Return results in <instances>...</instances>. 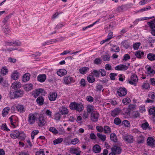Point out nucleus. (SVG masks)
Instances as JSON below:
<instances>
[{
  "label": "nucleus",
  "mask_w": 155,
  "mask_h": 155,
  "mask_svg": "<svg viewBox=\"0 0 155 155\" xmlns=\"http://www.w3.org/2000/svg\"><path fill=\"white\" fill-rule=\"evenodd\" d=\"M69 107L71 110H75L78 112L82 111L84 109V107L82 104L75 102H71L69 105Z\"/></svg>",
  "instance_id": "obj_1"
},
{
  "label": "nucleus",
  "mask_w": 155,
  "mask_h": 155,
  "mask_svg": "<svg viewBox=\"0 0 155 155\" xmlns=\"http://www.w3.org/2000/svg\"><path fill=\"white\" fill-rule=\"evenodd\" d=\"M75 82L74 78L70 76H66L64 78L63 83L67 85H70Z\"/></svg>",
  "instance_id": "obj_2"
},
{
  "label": "nucleus",
  "mask_w": 155,
  "mask_h": 155,
  "mask_svg": "<svg viewBox=\"0 0 155 155\" xmlns=\"http://www.w3.org/2000/svg\"><path fill=\"white\" fill-rule=\"evenodd\" d=\"M122 138L124 141L127 143H133L134 141V137L132 135L126 134L122 136Z\"/></svg>",
  "instance_id": "obj_3"
},
{
  "label": "nucleus",
  "mask_w": 155,
  "mask_h": 155,
  "mask_svg": "<svg viewBox=\"0 0 155 155\" xmlns=\"http://www.w3.org/2000/svg\"><path fill=\"white\" fill-rule=\"evenodd\" d=\"M37 114V113H30L28 115V121L29 124L32 125L35 123L36 119V116Z\"/></svg>",
  "instance_id": "obj_4"
},
{
  "label": "nucleus",
  "mask_w": 155,
  "mask_h": 155,
  "mask_svg": "<svg viewBox=\"0 0 155 155\" xmlns=\"http://www.w3.org/2000/svg\"><path fill=\"white\" fill-rule=\"evenodd\" d=\"M149 115L152 121L155 124V107H152L148 109Z\"/></svg>",
  "instance_id": "obj_5"
},
{
  "label": "nucleus",
  "mask_w": 155,
  "mask_h": 155,
  "mask_svg": "<svg viewBox=\"0 0 155 155\" xmlns=\"http://www.w3.org/2000/svg\"><path fill=\"white\" fill-rule=\"evenodd\" d=\"M127 91L124 87H120L117 89V94L119 97L124 96L126 95Z\"/></svg>",
  "instance_id": "obj_6"
},
{
  "label": "nucleus",
  "mask_w": 155,
  "mask_h": 155,
  "mask_svg": "<svg viewBox=\"0 0 155 155\" xmlns=\"http://www.w3.org/2000/svg\"><path fill=\"white\" fill-rule=\"evenodd\" d=\"M138 81L137 76L135 74H134L131 76L130 79H129L127 82L130 84L133 85L135 86L137 85V83Z\"/></svg>",
  "instance_id": "obj_7"
},
{
  "label": "nucleus",
  "mask_w": 155,
  "mask_h": 155,
  "mask_svg": "<svg viewBox=\"0 0 155 155\" xmlns=\"http://www.w3.org/2000/svg\"><path fill=\"white\" fill-rule=\"evenodd\" d=\"M99 117V113L97 111H94L91 114V120L92 122H96L98 121Z\"/></svg>",
  "instance_id": "obj_8"
},
{
  "label": "nucleus",
  "mask_w": 155,
  "mask_h": 155,
  "mask_svg": "<svg viewBox=\"0 0 155 155\" xmlns=\"http://www.w3.org/2000/svg\"><path fill=\"white\" fill-rule=\"evenodd\" d=\"M147 24L151 29V33L155 36V20L148 22Z\"/></svg>",
  "instance_id": "obj_9"
},
{
  "label": "nucleus",
  "mask_w": 155,
  "mask_h": 155,
  "mask_svg": "<svg viewBox=\"0 0 155 155\" xmlns=\"http://www.w3.org/2000/svg\"><path fill=\"white\" fill-rule=\"evenodd\" d=\"M20 74L17 70L13 71L11 75V78L12 80L16 81L20 77Z\"/></svg>",
  "instance_id": "obj_10"
},
{
  "label": "nucleus",
  "mask_w": 155,
  "mask_h": 155,
  "mask_svg": "<svg viewBox=\"0 0 155 155\" xmlns=\"http://www.w3.org/2000/svg\"><path fill=\"white\" fill-rule=\"evenodd\" d=\"M69 151L70 153L75 154L76 155H80L81 153V151L80 150V148L78 147L75 148L71 147L70 148Z\"/></svg>",
  "instance_id": "obj_11"
},
{
  "label": "nucleus",
  "mask_w": 155,
  "mask_h": 155,
  "mask_svg": "<svg viewBox=\"0 0 155 155\" xmlns=\"http://www.w3.org/2000/svg\"><path fill=\"white\" fill-rule=\"evenodd\" d=\"M5 45L8 46H16L20 45L21 43L18 41L13 40L11 41H7L5 42Z\"/></svg>",
  "instance_id": "obj_12"
},
{
  "label": "nucleus",
  "mask_w": 155,
  "mask_h": 155,
  "mask_svg": "<svg viewBox=\"0 0 155 155\" xmlns=\"http://www.w3.org/2000/svg\"><path fill=\"white\" fill-rule=\"evenodd\" d=\"M45 117L43 116H40L38 118V125L39 126L42 127L45 125L46 123Z\"/></svg>",
  "instance_id": "obj_13"
},
{
  "label": "nucleus",
  "mask_w": 155,
  "mask_h": 155,
  "mask_svg": "<svg viewBox=\"0 0 155 155\" xmlns=\"http://www.w3.org/2000/svg\"><path fill=\"white\" fill-rule=\"evenodd\" d=\"M128 67L124 64H120L115 67V69L116 70L125 71L127 70Z\"/></svg>",
  "instance_id": "obj_14"
},
{
  "label": "nucleus",
  "mask_w": 155,
  "mask_h": 155,
  "mask_svg": "<svg viewBox=\"0 0 155 155\" xmlns=\"http://www.w3.org/2000/svg\"><path fill=\"white\" fill-rule=\"evenodd\" d=\"M58 96V94L56 92H51L49 93L48 96V98L51 101H54Z\"/></svg>",
  "instance_id": "obj_15"
},
{
  "label": "nucleus",
  "mask_w": 155,
  "mask_h": 155,
  "mask_svg": "<svg viewBox=\"0 0 155 155\" xmlns=\"http://www.w3.org/2000/svg\"><path fill=\"white\" fill-rule=\"evenodd\" d=\"M44 90L40 88L33 91L32 92V95L35 98H36L41 93H42Z\"/></svg>",
  "instance_id": "obj_16"
},
{
  "label": "nucleus",
  "mask_w": 155,
  "mask_h": 155,
  "mask_svg": "<svg viewBox=\"0 0 155 155\" xmlns=\"http://www.w3.org/2000/svg\"><path fill=\"white\" fill-rule=\"evenodd\" d=\"M111 151L114 152L116 154H119L121 152V149L120 147L115 146L111 148Z\"/></svg>",
  "instance_id": "obj_17"
},
{
  "label": "nucleus",
  "mask_w": 155,
  "mask_h": 155,
  "mask_svg": "<svg viewBox=\"0 0 155 155\" xmlns=\"http://www.w3.org/2000/svg\"><path fill=\"white\" fill-rule=\"evenodd\" d=\"M46 78V75L44 74L39 75L37 77V80L41 82H43L45 81Z\"/></svg>",
  "instance_id": "obj_18"
},
{
  "label": "nucleus",
  "mask_w": 155,
  "mask_h": 155,
  "mask_svg": "<svg viewBox=\"0 0 155 155\" xmlns=\"http://www.w3.org/2000/svg\"><path fill=\"white\" fill-rule=\"evenodd\" d=\"M16 109L20 113H23L25 110V108L23 105L18 104L16 106Z\"/></svg>",
  "instance_id": "obj_19"
},
{
  "label": "nucleus",
  "mask_w": 155,
  "mask_h": 155,
  "mask_svg": "<svg viewBox=\"0 0 155 155\" xmlns=\"http://www.w3.org/2000/svg\"><path fill=\"white\" fill-rule=\"evenodd\" d=\"M57 74L59 76L62 77L67 74V71L65 69H60L57 71Z\"/></svg>",
  "instance_id": "obj_20"
},
{
  "label": "nucleus",
  "mask_w": 155,
  "mask_h": 155,
  "mask_svg": "<svg viewBox=\"0 0 155 155\" xmlns=\"http://www.w3.org/2000/svg\"><path fill=\"white\" fill-rule=\"evenodd\" d=\"M144 53L143 51L140 50L136 51L135 53V56L139 59H140L143 57Z\"/></svg>",
  "instance_id": "obj_21"
},
{
  "label": "nucleus",
  "mask_w": 155,
  "mask_h": 155,
  "mask_svg": "<svg viewBox=\"0 0 155 155\" xmlns=\"http://www.w3.org/2000/svg\"><path fill=\"white\" fill-rule=\"evenodd\" d=\"M20 135V131L18 130H15L13 131L10 134L11 137L14 139H15L18 137L19 135Z\"/></svg>",
  "instance_id": "obj_22"
},
{
  "label": "nucleus",
  "mask_w": 155,
  "mask_h": 155,
  "mask_svg": "<svg viewBox=\"0 0 155 155\" xmlns=\"http://www.w3.org/2000/svg\"><path fill=\"white\" fill-rule=\"evenodd\" d=\"M21 86V83L18 81H15L12 84V88L14 89L17 88H20Z\"/></svg>",
  "instance_id": "obj_23"
},
{
  "label": "nucleus",
  "mask_w": 155,
  "mask_h": 155,
  "mask_svg": "<svg viewBox=\"0 0 155 155\" xmlns=\"http://www.w3.org/2000/svg\"><path fill=\"white\" fill-rule=\"evenodd\" d=\"M59 111L62 115L67 114L68 113V110L67 108L64 106L61 107Z\"/></svg>",
  "instance_id": "obj_24"
},
{
  "label": "nucleus",
  "mask_w": 155,
  "mask_h": 155,
  "mask_svg": "<svg viewBox=\"0 0 155 155\" xmlns=\"http://www.w3.org/2000/svg\"><path fill=\"white\" fill-rule=\"evenodd\" d=\"M92 149L94 153H98L101 152V148L99 145L98 144H96L94 146Z\"/></svg>",
  "instance_id": "obj_25"
},
{
  "label": "nucleus",
  "mask_w": 155,
  "mask_h": 155,
  "mask_svg": "<svg viewBox=\"0 0 155 155\" xmlns=\"http://www.w3.org/2000/svg\"><path fill=\"white\" fill-rule=\"evenodd\" d=\"M120 111V110L119 108H116L114 109L111 112V116L113 117H116L119 114Z\"/></svg>",
  "instance_id": "obj_26"
},
{
  "label": "nucleus",
  "mask_w": 155,
  "mask_h": 155,
  "mask_svg": "<svg viewBox=\"0 0 155 155\" xmlns=\"http://www.w3.org/2000/svg\"><path fill=\"white\" fill-rule=\"evenodd\" d=\"M30 74L29 73H26L23 75L22 78V81L26 82L28 81L30 78Z\"/></svg>",
  "instance_id": "obj_27"
},
{
  "label": "nucleus",
  "mask_w": 155,
  "mask_h": 155,
  "mask_svg": "<svg viewBox=\"0 0 155 155\" xmlns=\"http://www.w3.org/2000/svg\"><path fill=\"white\" fill-rule=\"evenodd\" d=\"M94 107L93 106L91 105H88L86 107V110L87 112L89 114H91L94 111Z\"/></svg>",
  "instance_id": "obj_28"
},
{
  "label": "nucleus",
  "mask_w": 155,
  "mask_h": 155,
  "mask_svg": "<svg viewBox=\"0 0 155 155\" xmlns=\"http://www.w3.org/2000/svg\"><path fill=\"white\" fill-rule=\"evenodd\" d=\"M24 89L26 91H29L32 89L33 85L31 84L28 83L23 86Z\"/></svg>",
  "instance_id": "obj_29"
},
{
  "label": "nucleus",
  "mask_w": 155,
  "mask_h": 155,
  "mask_svg": "<svg viewBox=\"0 0 155 155\" xmlns=\"http://www.w3.org/2000/svg\"><path fill=\"white\" fill-rule=\"evenodd\" d=\"M154 140L153 138L150 137L148 138L147 140V143L148 145L150 146H153L154 142Z\"/></svg>",
  "instance_id": "obj_30"
},
{
  "label": "nucleus",
  "mask_w": 155,
  "mask_h": 155,
  "mask_svg": "<svg viewBox=\"0 0 155 155\" xmlns=\"http://www.w3.org/2000/svg\"><path fill=\"white\" fill-rule=\"evenodd\" d=\"M89 70V68L87 67H82L79 69V72L81 74H84L87 73V72Z\"/></svg>",
  "instance_id": "obj_31"
},
{
  "label": "nucleus",
  "mask_w": 155,
  "mask_h": 155,
  "mask_svg": "<svg viewBox=\"0 0 155 155\" xmlns=\"http://www.w3.org/2000/svg\"><path fill=\"white\" fill-rule=\"evenodd\" d=\"M10 110V108L8 107L4 108L2 112V114L3 117H5L8 113Z\"/></svg>",
  "instance_id": "obj_32"
},
{
  "label": "nucleus",
  "mask_w": 155,
  "mask_h": 155,
  "mask_svg": "<svg viewBox=\"0 0 155 155\" xmlns=\"http://www.w3.org/2000/svg\"><path fill=\"white\" fill-rule=\"evenodd\" d=\"M110 137L111 141L115 143L117 142V136L114 133H111L110 135Z\"/></svg>",
  "instance_id": "obj_33"
},
{
  "label": "nucleus",
  "mask_w": 155,
  "mask_h": 155,
  "mask_svg": "<svg viewBox=\"0 0 155 155\" xmlns=\"http://www.w3.org/2000/svg\"><path fill=\"white\" fill-rule=\"evenodd\" d=\"M44 98L42 96H40L37 98L36 102L39 105H42L43 104Z\"/></svg>",
  "instance_id": "obj_34"
},
{
  "label": "nucleus",
  "mask_w": 155,
  "mask_h": 155,
  "mask_svg": "<svg viewBox=\"0 0 155 155\" xmlns=\"http://www.w3.org/2000/svg\"><path fill=\"white\" fill-rule=\"evenodd\" d=\"M147 58L150 61L155 60V54L153 53H150L147 54Z\"/></svg>",
  "instance_id": "obj_35"
},
{
  "label": "nucleus",
  "mask_w": 155,
  "mask_h": 155,
  "mask_svg": "<svg viewBox=\"0 0 155 155\" xmlns=\"http://www.w3.org/2000/svg\"><path fill=\"white\" fill-rule=\"evenodd\" d=\"M16 98L22 97L24 94V91L21 90L15 91Z\"/></svg>",
  "instance_id": "obj_36"
},
{
  "label": "nucleus",
  "mask_w": 155,
  "mask_h": 155,
  "mask_svg": "<svg viewBox=\"0 0 155 155\" xmlns=\"http://www.w3.org/2000/svg\"><path fill=\"white\" fill-rule=\"evenodd\" d=\"M11 18V16L9 15L6 16L3 19L2 22L4 24L2 26V27H5V25L7 24V22L9 21L10 18Z\"/></svg>",
  "instance_id": "obj_37"
},
{
  "label": "nucleus",
  "mask_w": 155,
  "mask_h": 155,
  "mask_svg": "<svg viewBox=\"0 0 155 155\" xmlns=\"http://www.w3.org/2000/svg\"><path fill=\"white\" fill-rule=\"evenodd\" d=\"M57 41L56 39L50 40L47 41L43 43L42 44V45L43 46H45L46 45H48L51 43H52L53 42Z\"/></svg>",
  "instance_id": "obj_38"
},
{
  "label": "nucleus",
  "mask_w": 155,
  "mask_h": 155,
  "mask_svg": "<svg viewBox=\"0 0 155 155\" xmlns=\"http://www.w3.org/2000/svg\"><path fill=\"white\" fill-rule=\"evenodd\" d=\"M97 135L102 141H104L106 140V136L105 135L97 133Z\"/></svg>",
  "instance_id": "obj_39"
},
{
  "label": "nucleus",
  "mask_w": 155,
  "mask_h": 155,
  "mask_svg": "<svg viewBox=\"0 0 155 155\" xmlns=\"http://www.w3.org/2000/svg\"><path fill=\"white\" fill-rule=\"evenodd\" d=\"M103 60L104 61H108L110 60V55L108 54L105 55H103L102 56Z\"/></svg>",
  "instance_id": "obj_40"
},
{
  "label": "nucleus",
  "mask_w": 155,
  "mask_h": 155,
  "mask_svg": "<svg viewBox=\"0 0 155 155\" xmlns=\"http://www.w3.org/2000/svg\"><path fill=\"white\" fill-rule=\"evenodd\" d=\"M8 72V70L5 67H3L1 70V73L2 75H6Z\"/></svg>",
  "instance_id": "obj_41"
},
{
  "label": "nucleus",
  "mask_w": 155,
  "mask_h": 155,
  "mask_svg": "<svg viewBox=\"0 0 155 155\" xmlns=\"http://www.w3.org/2000/svg\"><path fill=\"white\" fill-rule=\"evenodd\" d=\"M137 141L138 143H143L144 141V138L143 136L142 135H140L137 137Z\"/></svg>",
  "instance_id": "obj_42"
},
{
  "label": "nucleus",
  "mask_w": 155,
  "mask_h": 155,
  "mask_svg": "<svg viewBox=\"0 0 155 155\" xmlns=\"http://www.w3.org/2000/svg\"><path fill=\"white\" fill-rule=\"evenodd\" d=\"M1 129L4 130L6 131H10L9 129L7 127L6 124H3L0 126Z\"/></svg>",
  "instance_id": "obj_43"
},
{
  "label": "nucleus",
  "mask_w": 155,
  "mask_h": 155,
  "mask_svg": "<svg viewBox=\"0 0 155 155\" xmlns=\"http://www.w3.org/2000/svg\"><path fill=\"white\" fill-rule=\"evenodd\" d=\"M104 133L105 134H109L111 132V128L108 126L104 127Z\"/></svg>",
  "instance_id": "obj_44"
},
{
  "label": "nucleus",
  "mask_w": 155,
  "mask_h": 155,
  "mask_svg": "<svg viewBox=\"0 0 155 155\" xmlns=\"http://www.w3.org/2000/svg\"><path fill=\"white\" fill-rule=\"evenodd\" d=\"M131 102V100L130 98L126 97L124 98L122 100L123 103L125 105H127Z\"/></svg>",
  "instance_id": "obj_45"
},
{
  "label": "nucleus",
  "mask_w": 155,
  "mask_h": 155,
  "mask_svg": "<svg viewBox=\"0 0 155 155\" xmlns=\"http://www.w3.org/2000/svg\"><path fill=\"white\" fill-rule=\"evenodd\" d=\"M87 80L89 83H92L95 81V79L93 76L90 75L87 77Z\"/></svg>",
  "instance_id": "obj_46"
},
{
  "label": "nucleus",
  "mask_w": 155,
  "mask_h": 155,
  "mask_svg": "<svg viewBox=\"0 0 155 155\" xmlns=\"http://www.w3.org/2000/svg\"><path fill=\"white\" fill-rule=\"evenodd\" d=\"M92 74L95 77H98L100 74V70H94L92 72Z\"/></svg>",
  "instance_id": "obj_47"
},
{
  "label": "nucleus",
  "mask_w": 155,
  "mask_h": 155,
  "mask_svg": "<svg viewBox=\"0 0 155 155\" xmlns=\"http://www.w3.org/2000/svg\"><path fill=\"white\" fill-rule=\"evenodd\" d=\"M49 130L50 131L52 132L54 134H58V131L54 127H51L49 128Z\"/></svg>",
  "instance_id": "obj_48"
},
{
  "label": "nucleus",
  "mask_w": 155,
  "mask_h": 155,
  "mask_svg": "<svg viewBox=\"0 0 155 155\" xmlns=\"http://www.w3.org/2000/svg\"><path fill=\"white\" fill-rule=\"evenodd\" d=\"M54 117V119L55 120L59 121L61 117L60 113L59 112H57L55 114Z\"/></svg>",
  "instance_id": "obj_49"
},
{
  "label": "nucleus",
  "mask_w": 155,
  "mask_h": 155,
  "mask_svg": "<svg viewBox=\"0 0 155 155\" xmlns=\"http://www.w3.org/2000/svg\"><path fill=\"white\" fill-rule=\"evenodd\" d=\"M9 97L11 99L16 98L15 91L11 92L10 93Z\"/></svg>",
  "instance_id": "obj_50"
},
{
  "label": "nucleus",
  "mask_w": 155,
  "mask_h": 155,
  "mask_svg": "<svg viewBox=\"0 0 155 155\" xmlns=\"http://www.w3.org/2000/svg\"><path fill=\"white\" fill-rule=\"evenodd\" d=\"M63 140V139L62 138H58L54 140L53 143L54 145H56L61 143Z\"/></svg>",
  "instance_id": "obj_51"
},
{
  "label": "nucleus",
  "mask_w": 155,
  "mask_h": 155,
  "mask_svg": "<svg viewBox=\"0 0 155 155\" xmlns=\"http://www.w3.org/2000/svg\"><path fill=\"white\" fill-rule=\"evenodd\" d=\"M147 71L149 74L152 75L155 74V71L152 69L150 67L147 68Z\"/></svg>",
  "instance_id": "obj_52"
},
{
  "label": "nucleus",
  "mask_w": 155,
  "mask_h": 155,
  "mask_svg": "<svg viewBox=\"0 0 155 155\" xmlns=\"http://www.w3.org/2000/svg\"><path fill=\"white\" fill-rule=\"evenodd\" d=\"M103 86L101 84H97L96 86V90L98 91H101V90L103 91Z\"/></svg>",
  "instance_id": "obj_53"
},
{
  "label": "nucleus",
  "mask_w": 155,
  "mask_h": 155,
  "mask_svg": "<svg viewBox=\"0 0 155 155\" xmlns=\"http://www.w3.org/2000/svg\"><path fill=\"white\" fill-rule=\"evenodd\" d=\"M39 133V131L38 130H34L32 131L31 133V138L32 140L34 138V136L37 135Z\"/></svg>",
  "instance_id": "obj_54"
},
{
  "label": "nucleus",
  "mask_w": 155,
  "mask_h": 155,
  "mask_svg": "<svg viewBox=\"0 0 155 155\" xmlns=\"http://www.w3.org/2000/svg\"><path fill=\"white\" fill-rule=\"evenodd\" d=\"M140 45L141 44L140 42H136L133 44V47L134 50H137Z\"/></svg>",
  "instance_id": "obj_55"
},
{
  "label": "nucleus",
  "mask_w": 155,
  "mask_h": 155,
  "mask_svg": "<svg viewBox=\"0 0 155 155\" xmlns=\"http://www.w3.org/2000/svg\"><path fill=\"white\" fill-rule=\"evenodd\" d=\"M121 122V120L119 117H116L114 119V123L117 125H119Z\"/></svg>",
  "instance_id": "obj_56"
},
{
  "label": "nucleus",
  "mask_w": 155,
  "mask_h": 155,
  "mask_svg": "<svg viewBox=\"0 0 155 155\" xmlns=\"http://www.w3.org/2000/svg\"><path fill=\"white\" fill-rule=\"evenodd\" d=\"M5 27H3L2 30L5 34L7 35V34L8 35L9 33H10V30L7 27L4 28Z\"/></svg>",
  "instance_id": "obj_57"
},
{
  "label": "nucleus",
  "mask_w": 155,
  "mask_h": 155,
  "mask_svg": "<svg viewBox=\"0 0 155 155\" xmlns=\"http://www.w3.org/2000/svg\"><path fill=\"white\" fill-rule=\"evenodd\" d=\"M151 8V7L150 6H146L140 9L138 12H141L144 11H147L150 10Z\"/></svg>",
  "instance_id": "obj_58"
},
{
  "label": "nucleus",
  "mask_w": 155,
  "mask_h": 155,
  "mask_svg": "<svg viewBox=\"0 0 155 155\" xmlns=\"http://www.w3.org/2000/svg\"><path fill=\"white\" fill-rule=\"evenodd\" d=\"M79 140V139L77 138H75L72 140L71 141V143L72 144L75 145L78 143Z\"/></svg>",
  "instance_id": "obj_59"
},
{
  "label": "nucleus",
  "mask_w": 155,
  "mask_h": 155,
  "mask_svg": "<svg viewBox=\"0 0 155 155\" xmlns=\"http://www.w3.org/2000/svg\"><path fill=\"white\" fill-rule=\"evenodd\" d=\"M122 124L127 127H129L130 126V124L129 121L127 120H124L122 122Z\"/></svg>",
  "instance_id": "obj_60"
},
{
  "label": "nucleus",
  "mask_w": 155,
  "mask_h": 155,
  "mask_svg": "<svg viewBox=\"0 0 155 155\" xmlns=\"http://www.w3.org/2000/svg\"><path fill=\"white\" fill-rule=\"evenodd\" d=\"M43 149H40L36 152L35 155H45Z\"/></svg>",
  "instance_id": "obj_61"
},
{
  "label": "nucleus",
  "mask_w": 155,
  "mask_h": 155,
  "mask_svg": "<svg viewBox=\"0 0 155 155\" xmlns=\"http://www.w3.org/2000/svg\"><path fill=\"white\" fill-rule=\"evenodd\" d=\"M80 86L82 87H84L86 85V82L84 79H82L80 82Z\"/></svg>",
  "instance_id": "obj_62"
},
{
  "label": "nucleus",
  "mask_w": 155,
  "mask_h": 155,
  "mask_svg": "<svg viewBox=\"0 0 155 155\" xmlns=\"http://www.w3.org/2000/svg\"><path fill=\"white\" fill-rule=\"evenodd\" d=\"M148 97L150 98L153 100L155 98V93L154 92H151L148 95Z\"/></svg>",
  "instance_id": "obj_63"
},
{
  "label": "nucleus",
  "mask_w": 155,
  "mask_h": 155,
  "mask_svg": "<svg viewBox=\"0 0 155 155\" xmlns=\"http://www.w3.org/2000/svg\"><path fill=\"white\" fill-rule=\"evenodd\" d=\"M121 44L124 47V48L126 49L128 48L129 47V45L128 44L127 42L126 41H123L121 42Z\"/></svg>",
  "instance_id": "obj_64"
}]
</instances>
